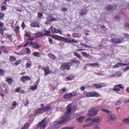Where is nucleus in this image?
Segmentation results:
<instances>
[{"label": "nucleus", "mask_w": 129, "mask_h": 129, "mask_svg": "<svg viewBox=\"0 0 129 129\" xmlns=\"http://www.w3.org/2000/svg\"><path fill=\"white\" fill-rule=\"evenodd\" d=\"M67 110L64 113L63 116L60 117L59 120H57L53 122L52 127L53 129H57L60 128L61 124L66 123L70 119V115L72 111H75L76 110V107L74 106L72 108V104H69L67 107Z\"/></svg>", "instance_id": "nucleus-1"}, {"label": "nucleus", "mask_w": 129, "mask_h": 129, "mask_svg": "<svg viewBox=\"0 0 129 129\" xmlns=\"http://www.w3.org/2000/svg\"><path fill=\"white\" fill-rule=\"evenodd\" d=\"M51 37L58 40H61L64 41L65 42H69L70 43H77V40H75L74 39L71 40L68 38H65L64 37H61L57 35H52Z\"/></svg>", "instance_id": "nucleus-2"}, {"label": "nucleus", "mask_w": 129, "mask_h": 129, "mask_svg": "<svg viewBox=\"0 0 129 129\" xmlns=\"http://www.w3.org/2000/svg\"><path fill=\"white\" fill-rule=\"evenodd\" d=\"M72 64V63L71 62H64L61 66L60 69L62 71H64L66 69L69 70L70 69V67Z\"/></svg>", "instance_id": "nucleus-3"}, {"label": "nucleus", "mask_w": 129, "mask_h": 129, "mask_svg": "<svg viewBox=\"0 0 129 129\" xmlns=\"http://www.w3.org/2000/svg\"><path fill=\"white\" fill-rule=\"evenodd\" d=\"M46 126L45 120L44 119L37 124L36 127L35 128V129H38L39 127L40 129H44L45 128Z\"/></svg>", "instance_id": "nucleus-4"}, {"label": "nucleus", "mask_w": 129, "mask_h": 129, "mask_svg": "<svg viewBox=\"0 0 129 129\" xmlns=\"http://www.w3.org/2000/svg\"><path fill=\"white\" fill-rule=\"evenodd\" d=\"M99 111V109L97 107L92 108L88 111V114L90 116H94L97 114Z\"/></svg>", "instance_id": "nucleus-5"}, {"label": "nucleus", "mask_w": 129, "mask_h": 129, "mask_svg": "<svg viewBox=\"0 0 129 129\" xmlns=\"http://www.w3.org/2000/svg\"><path fill=\"white\" fill-rule=\"evenodd\" d=\"M87 97H99L100 96V94L95 92L92 91L87 93L86 95Z\"/></svg>", "instance_id": "nucleus-6"}, {"label": "nucleus", "mask_w": 129, "mask_h": 129, "mask_svg": "<svg viewBox=\"0 0 129 129\" xmlns=\"http://www.w3.org/2000/svg\"><path fill=\"white\" fill-rule=\"evenodd\" d=\"M120 88L123 89L124 87L123 86L122 84L116 85L114 86L113 90L115 91L118 92L120 90Z\"/></svg>", "instance_id": "nucleus-7"}, {"label": "nucleus", "mask_w": 129, "mask_h": 129, "mask_svg": "<svg viewBox=\"0 0 129 129\" xmlns=\"http://www.w3.org/2000/svg\"><path fill=\"white\" fill-rule=\"evenodd\" d=\"M124 40V39L123 38H122L121 39H118L116 40L113 38L111 39L112 42L116 44H119L122 42Z\"/></svg>", "instance_id": "nucleus-8"}, {"label": "nucleus", "mask_w": 129, "mask_h": 129, "mask_svg": "<svg viewBox=\"0 0 129 129\" xmlns=\"http://www.w3.org/2000/svg\"><path fill=\"white\" fill-rule=\"evenodd\" d=\"M29 45H32L34 48L36 49L40 48L41 47V46L37 43L36 42L33 43L32 41L29 42Z\"/></svg>", "instance_id": "nucleus-9"}, {"label": "nucleus", "mask_w": 129, "mask_h": 129, "mask_svg": "<svg viewBox=\"0 0 129 129\" xmlns=\"http://www.w3.org/2000/svg\"><path fill=\"white\" fill-rule=\"evenodd\" d=\"M43 69L44 70L45 75L46 76L48 75L50 73V71L49 69L48 66H47L44 67Z\"/></svg>", "instance_id": "nucleus-10"}, {"label": "nucleus", "mask_w": 129, "mask_h": 129, "mask_svg": "<svg viewBox=\"0 0 129 129\" xmlns=\"http://www.w3.org/2000/svg\"><path fill=\"white\" fill-rule=\"evenodd\" d=\"M129 64V63H124L120 62H118L116 64L114 65L113 68H116L119 67L120 66H126Z\"/></svg>", "instance_id": "nucleus-11"}, {"label": "nucleus", "mask_w": 129, "mask_h": 129, "mask_svg": "<svg viewBox=\"0 0 129 129\" xmlns=\"http://www.w3.org/2000/svg\"><path fill=\"white\" fill-rule=\"evenodd\" d=\"M73 94L71 93H66L63 96V98L65 99H70L72 97Z\"/></svg>", "instance_id": "nucleus-12"}, {"label": "nucleus", "mask_w": 129, "mask_h": 129, "mask_svg": "<svg viewBox=\"0 0 129 129\" xmlns=\"http://www.w3.org/2000/svg\"><path fill=\"white\" fill-rule=\"evenodd\" d=\"M35 39V38L34 37H29L27 39V41L26 43L23 45V47H25L26 46H27L28 45V44L29 45V41H33Z\"/></svg>", "instance_id": "nucleus-13"}, {"label": "nucleus", "mask_w": 129, "mask_h": 129, "mask_svg": "<svg viewBox=\"0 0 129 129\" xmlns=\"http://www.w3.org/2000/svg\"><path fill=\"white\" fill-rule=\"evenodd\" d=\"M43 112V108H40L35 111L34 113L36 115H40L42 114Z\"/></svg>", "instance_id": "nucleus-14"}, {"label": "nucleus", "mask_w": 129, "mask_h": 129, "mask_svg": "<svg viewBox=\"0 0 129 129\" xmlns=\"http://www.w3.org/2000/svg\"><path fill=\"white\" fill-rule=\"evenodd\" d=\"M36 38L37 39L39 37L44 36L43 33L39 32L35 34Z\"/></svg>", "instance_id": "nucleus-15"}, {"label": "nucleus", "mask_w": 129, "mask_h": 129, "mask_svg": "<svg viewBox=\"0 0 129 129\" xmlns=\"http://www.w3.org/2000/svg\"><path fill=\"white\" fill-rule=\"evenodd\" d=\"M6 81L9 84L11 85L13 81V80L11 78L8 77L6 78Z\"/></svg>", "instance_id": "nucleus-16"}, {"label": "nucleus", "mask_w": 129, "mask_h": 129, "mask_svg": "<svg viewBox=\"0 0 129 129\" xmlns=\"http://www.w3.org/2000/svg\"><path fill=\"white\" fill-rule=\"evenodd\" d=\"M30 77L28 76H23L21 78V79L23 81H25L26 80H30Z\"/></svg>", "instance_id": "nucleus-17"}, {"label": "nucleus", "mask_w": 129, "mask_h": 129, "mask_svg": "<svg viewBox=\"0 0 129 129\" xmlns=\"http://www.w3.org/2000/svg\"><path fill=\"white\" fill-rule=\"evenodd\" d=\"M51 109V107L50 106H45L43 109V112L48 111Z\"/></svg>", "instance_id": "nucleus-18"}, {"label": "nucleus", "mask_w": 129, "mask_h": 129, "mask_svg": "<svg viewBox=\"0 0 129 129\" xmlns=\"http://www.w3.org/2000/svg\"><path fill=\"white\" fill-rule=\"evenodd\" d=\"M31 26L33 27H39L40 25L39 24L36 22H34L32 23L30 25Z\"/></svg>", "instance_id": "nucleus-19"}, {"label": "nucleus", "mask_w": 129, "mask_h": 129, "mask_svg": "<svg viewBox=\"0 0 129 129\" xmlns=\"http://www.w3.org/2000/svg\"><path fill=\"white\" fill-rule=\"evenodd\" d=\"M45 33L44 34H43V36H44L46 35L47 36H51V35H50L51 31L50 30H45Z\"/></svg>", "instance_id": "nucleus-20"}, {"label": "nucleus", "mask_w": 129, "mask_h": 129, "mask_svg": "<svg viewBox=\"0 0 129 129\" xmlns=\"http://www.w3.org/2000/svg\"><path fill=\"white\" fill-rule=\"evenodd\" d=\"M67 90L66 87H63L60 89L59 91L60 93L62 94L63 92H66Z\"/></svg>", "instance_id": "nucleus-21"}, {"label": "nucleus", "mask_w": 129, "mask_h": 129, "mask_svg": "<svg viewBox=\"0 0 129 129\" xmlns=\"http://www.w3.org/2000/svg\"><path fill=\"white\" fill-rule=\"evenodd\" d=\"M85 117L84 116H81L77 119V121L80 123L82 122L84 120Z\"/></svg>", "instance_id": "nucleus-22"}, {"label": "nucleus", "mask_w": 129, "mask_h": 129, "mask_svg": "<svg viewBox=\"0 0 129 129\" xmlns=\"http://www.w3.org/2000/svg\"><path fill=\"white\" fill-rule=\"evenodd\" d=\"M107 117L108 118H109L111 120H115V117L113 115L109 114L108 116Z\"/></svg>", "instance_id": "nucleus-23"}, {"label": "nucleus", "mask_w": 129, "mask_h": 129, "mask_svg": "<svg viewBox=\"0 0 129 129\" xmlns=\"http://www.w3.org/2000/svg\"><path fill=\"white\" fill-rule=\"evenodd\" d=\"M113 8L112 6L108 5L105 8V9L108 11H110Z\"/></svg>", "instance_id": "nucleus-24"}, {"label": "nucleus", "mask_w": 129, "mask_h": 129, "mask_svg": "<svg viewBox=\"0 0 129 129\" xmlns=\"http://www.w3.org/2000/svg\"><path fill=\"white\" fill-rule=\"evenodd\" d=\"M72 97H75L76 96H77L79 94V93L77 92V90H76L75 91L72 92Z\"/></svg>", "instance_id": "nucleus-25"}, {"label": "nucleus", "mask_w": 129, "mask_h": 129, "mask_svg": "<svg viewBox=\"0 0 129 129\" xmlns=\"http://www.w3.org/2000/svg\"><path fill=\"white\" fill-rule=\"evenodd\" d=\"M100 119L99 118L95 117L92 120L91 122H92L93 123V122H99L100 121Z\"/></svg>", "instance_id": "nucleus-26"}, {"label": "nucleus", "mask_w": 129, "mask_h": 129, "mask_svg": "<svg viewBox=\"0 0 129 129\" xmlns=\"http://www.w3.org/2000/svg\"><path fill=\"white\" fill-rule=\"evenodd\" d=\"M81 53L83 56L84 57H88L89 56V54L85 52H83Z\"/></svg>", "instance_id": "nucleus-27"}, {"label": "nucleus", "mask_w": 129, "mask_h": 129, "mask_svg": "<svg viewBox=\"0 0 129 129\" xmlns=\"http://www.w3.org/2000/svg\"><path fill=\"white\" fill-rule=\"evenodd\" d=\"M48 57H51L53 59H55L56 58V57L55 56L51 53H48Z\"/></svg>", "instance_id": "nucleus-28"}, {"label": "nucleus", "mask_w": 129, "mask_h": 129, "mask_svg": "<svg viewBox=\"0 0 129 129\" xmlns=\"http://www.w3.org/2000/svg\"><path fill=\"white\" fill-rule=\"evenodd\" d=\"M33 55L35 57H39L40 56V53L38 52H35L33 53Z\"/></svg>", "instance_id": "nucleus-29"}, {"label": "nucleus", "mask_w": 129, "mask_h": 129, "mask_svg": "<svg viewBox=\"0 0 129 129\" xmlns=\"http://www.w3.org/2000/svg\"><path fill=\"white\" fill-rule=\"evenodd\" d=\"M71 62L72 63H74L78 64H80V62L79 61L77 60H75L74 59L72 60Z\"/></svg>", "instance_id": "nucleus-30"}, {"label": "nucleus", "mask_w": 129, "mask_h": 129, "mask_svg": "<svg viewBox=\"0 0 129 129\" xmlns=\"http://www.w3.org/2000/svg\"><path fill=\"white\" fill-rule=\"evenodd\" d=\"M74 56L78 57L79 59H80L81 58V56L77 52H74Z\"/></svg>", "instance_id": "nucleus-31"}, {"label": "nucleus", "mask_w": 129, "mask_h": 129, "mask_svg": "<svg viewBox=\"0 0 129 129\" xmlns=\"http://www.w3.org/2000/svg\"><path fill=\"white\" fill-rule=\"evenodd\" d=\"M10 61L11 62H14L15 61L16 58L13 56H10L9 57Z\"/></svg>", "instance_id": "nucleus-32"}, {"label": "nucleus", "mask_w": 129, "mask_h": 129, "mask_svg": "<svg viewBox=\"0 0 129 129\" xmlns=\"http://www.w3.org/2000/svg\"><path fill=\"white\" fill-rule=\"evenodd\" d=\"M93 123L92 122H91L89 123H88L84 125H83V127H86L90 126Z\"/></svg>", "instance_id": "nucleus-33"}, {"label": "nucleus", "mask_w": 129, "mask_h": 129, "mask_svg": "<svg viewBox=\"0 0 129 129\" xmlns=\"http://www.w3.org/2000/svg\"><path fill=\"white\" fill-rule=\"evenodd\" d=\"M122 122L124 123V124H128L129 122V118H126L122 120Z\"/></svg>", "instance_id": "nucleus-34"}, {"label": "nucleus", "mask_w": 129, "mask_h": 129, "mask_svg": "<svg viewBox=\"0 0 129 129\" xmlns=\"http://www.w3.org/2000/svg\"><path fill=\"white\" fill-rule=\"evenodd\" d=\"M38 87L37 85H35L34 86H31L30 87V88L32 90L34 91Z\"/></svg>", "instance_id": "nucleus-35"}, {"label": "nucleus", "mask_w": 129, "mask_h": 129, "mask_svg": "<svg viewBox=\"0 0 129 129\" xmlns=\"http://www.w3.org/2000/svg\"><path fill=\"white\" fill-rule=\"evenodd\" d=\"M101 110L103 112L106 113L108 114H109L111 112L109 111V110L104 109H102Z\"/></svg>", "instance_id": "nucleus-36"}, {"label": "nucleus", "mask_w": 129, "mask_h": 129, "mask_svg": "<svg viewBox=\"0 0 129 129\" xmlns=\"http://www.w3.org/2000/svg\"><path fill=\"white\" fill-rule=\"evenodd\" d=\"M55 32V33H58L60 34H62L61 30L59 29H56Z\"/></svg>", "instance_id": "nucleus-37"}, {"label": "nucleus", "mask_w": 129, "mask_h": 129, "mask_svg": "<svg viewBox=\"0 0 129 129\" xmlns=\"http://www.w3.org/2000/svg\"><path fill=\"white\" fill-rule=\"evenodd\" d=\"M4 16V14L3 12H1L0 13V19H2L3 18Z\"/></svg>", "instance_id": "nucleus-38"}, {"label": "nucleus", "mask_w": 129, "mask_h": 129, "mask_svg": "<svg viewBox=\"0 0 129 129\" xmlns=\"http://www.w3.org/2000/svg\"><path fill=\"white\" fill-rule=\"evenodd\" d=\"M95 86L96 88L99 89L101 88L102 87V86L101 85H98L97 84H95L94 85Z\"/></svg>", "instance_id": "nucleus-39"}, {"label": "nucleus", "mask_w": 129, "mask_h": 129, "mask_svg": "<svg viewBox=\"0 0 129 129\" xmlns=\"http://www.w3.org/2000/svg\"><path fill=\"white\" fill-rule=\"evenodd\" d=\"M29 125V123H27L24 125L22 128L24 129H26L28 127Z\"/></svg>", "instance_id": "nucleus-40"}, {"label": "nucleus", "mask_w": 129, "mask_h": 129, "mask_svg": "<svg viewBox=\"0 0 129 129\" xmlns=\"http://www.w3.org/2000/svg\"><path fill=\"white\" fill-rule=\"evenodd\" d=\"M19 28L20 27L18 26H17L15 29V31L16 33H18L19 32Z\"/></svg>", "instance_id": "nucleus-41"}, {"label": "nucleus", "mask_w": 129, "mask_h": 129, "mask_svg": "<svg viewBox=\"0 0 129 129\" xmlns=\"http://www.w3.org/2000/svg\"><path fill=\"white\" fill-rule=\"evenodd\" d=\"M50 28L52 30V33H55L56 32L55 31L56 28L54 27H51Z\"/></svg>", "instance_id": "nucleus-42"}, {"label": "nucleus", "mask_w": 129, "mask_h": 129, "mask_svg": "<svg viewBox=\"0 0 129 129\" xmlns=\"http://www.w3.org/2000/svg\"><path fill=\"white\" fill-rule=\"evenodd\" d=\"M6 38H8L11 41H12V36L11 35H8L6 37Z\"/></svg>", "instance_id": "nucleus-43"}, {"label": "nucleus", "mask_w": 129, "mask_h": 129, "mask_svg": "<svg viewBox=\"0 0 129 129\" xmlns=\"http://www.w3.org/2000/svg\"><path fill=\"white\" fill-rule=\"evenodd\" d=\"M86 12L85 11H82L80 13L79 15L81 16H82L84 15H86Z\"/></svg>", "instance_id": "nucleus-44"}, {"label": "nucleus", "mask_w": 129, "mask_h": 129, "mask_svg": "<svg viewBox=\"0 0 129 129\" xmlns=\"http://www.w3.org/2000/svg\"><path fill=\"white\" fill-rule=\"evenodd\" d=\"M99 64L97 63H91L89 64L90 66H96L98 65H99Z\"/></svg>", "instance_id": "nucleus-45"}, {"label": "nucleus", "mask_w": 129, "mask_h": 129, "mask_svg": "<svg viewBox=\"0 0 129 129\" xmlns=\"http://www.w3.org/2000/svg\"><path fill=\"white\" fill-rule=\"evenodd\" d=\"M2 48L4 50V52L6 53H7L8 52V50H7V49L5 46L3 47Z\"/></svg>", "instance_id": "nucleus-46"}, {"label": "nucleus", "mask_w": 129, "mask_h": 129, "mask_svg": "<svg viewBox=\"0 0 129 129\" xmlns=\"http://www.w3.org/2000/svg\"><path fill=\"white\" fill-rule=\"evenodd\" d=\"M26 52L28 54L30 52V49L28 48H26Z\"/></svg>", "instance_id": "nucleus-47"}, {"label": "nucleus", "mask_w": 129, "mask_h": 129, "mask_svg": "<svg viewBox=\"0 0 129 129\" xmlns=\"http://www.w3.org/2000/svg\"><path fill=\"white\" fill-rule=\"evenodd\" d=\"M4 74V71L3 70L0 68V75L3 74Z\"/></svg>", "instance_id": "nucleus-48"}, {"label": "nucleus", "mask_w": 129, "mask_h": 129, "mask_svg": "<svg viewBox=\"0 0 129 129\" xmlns=\"http://www.w3.org/2000/svg\"><path fill=\"white\" fill-rule=\"evenodd\" d=\"M20 88L21 87H19L16 88L15 90V91L16 92H18L20 90Z\"/></svg>", "instance_id": "nucleus-49"}, {"label": "nucleus", "mask_w": 129, "mask_h": 129, "mask_svg": "<svg viewBox=\"0 0 129 129\" xmlns=\"http://www.w3.org/2000/svg\"><path fill=\"white\" fill-rule=\"evenodd\" d=\"M6 9V7L5 6H3L1 7V9L2 11L5 10Z\"/></svg>", "instance_id": "nucleus-50"}, {"label": "nucleus", "mask_w": 129, "mask_h": 129, "mask_svg": "<svg viewBox=\"0 0 129 129\" xmlns=\"http://www.w3.org/2000/svg\"><path fill=\"white\" fill-rule=\"evenodd\" d=\"M115 19L117 21L118 20H119L120 19L118 15H117L115 16L114 17Z\"/></svg>", "instance_id": "nucleus-51"}, {"label": "nucleus", "mask_w": 129, "mask_h": 129, "mask_svg": "<svg viewBox=\"0 0 129 129\" xmlns=\"http://www.w3.org/2000/svg\"><path fill=\"white\" fill-rule=\"evenodd\" d=\"M121 103V101L120 100H118L117 102L115 103V105L116 106L118 105H120Z\"/></svg>", "instance_id": "nucleus-52"}, {"label": "nucleus", "mask_w": 129, "mask_h": 129, "mask_svg": "<svg viewBox=\"0 0 129 129\" xmlns=\"http://www.w3.org/2000/svg\"><path fill=\"white\" fill-rule=\"evenodd\" d=\"M78 34L77 33H74L73 35V37L74 38H75L78 37Z\"/></svg>", "instance_id": "nucleus-53"}, {"label": "nucleus", "mask_w": 129, "mask_h": 129, "mask_svg": "<svg viewBox=\"0 0 129 129\" xmlns=\"http://www.w3.org/2000/svg\"><path fill=\"white\" fill-rule=\"evenodd\" d=\"M84 47L86 48H91V47L90 46L87 45V44H84Z\"/></svg>", "instance_id": "nucleus-54"}, {"label": "nucleus", "mask_w": 129, "mask_h": 129, "mask_svg": "<svg viewBox=\"0 0 129 129\" xmlns=\"http://www.w3.org/2000/svg\"><path fill=\"white\" fill-rule=\"evenodd\" d=\"M4 33V31L2 28H0V34H3Z\"/></svg>", "instance_id": "nucleus-55"}, {"label": "nucleus", "mask_w": 129, "mask_h": 129, "mask_svg": "<svg viewBox=\"0 0 129 129\" xmlns=\"http://www.w3.org/2000/svg\"><path fill=\"white\" fill-rule=\"evenodd\" d=\"M38 16L39 18H40L42 17L43 16V15L41 13H38Z\"/></svg>", "instance_id": "nucleus-56"}, {"label": "nucleus", "mask_w": 129, "mask_h": 129, "mask_svg": "<svg viewBox=\"0 0 129 129\" xmlns=\"http://www.w3.org/2000/svg\"><path fill=\"white\" fill-rule=\"evenodd\" d=\"M125 26L127 28H129V24L127 23H126L124 24Z\"/></svg>", "instance_id": "nucleus-57"}, {"label": "nucleus", "mask_w": 129, "mask_h": 129, "mask_svg": "<svg viewBox=\"0 0 129 129\" xmlns=\"http://www.w3.org/2000/svg\"><path fill=\"white\" fill-rule=\"evenodd\" d=\"M49 42L51 44H52L53 43V40L49 38Z\"/></svg>", "instance_id": "nucleus-58"}, {"label": "nucleus", "mask_w": 129, "mask_h": 129, "mask_svg": "<svg viewBox=\"0 0 129 129\" xmlns=\"http://www.w3.org/2000/svg\"><path fill=\"white\" fill-rule=\"evenodd\" d=\"M73 79L72 78L70 77L69 76L66 78V80H72Z\"/></svg>", "instance_id": "nucleus-59"}, {"label": "nucleus", "mask_w": 129, "mask_h": 129, "mask_svg": "<svg viewBox=\"0 0 129 129\" xmlns=\"http://www.w3.org/2000/svg\"><path fill=\"white\" fill-rule=\"evenodd\" d=\"M128 70H129V66L125 68L124 70V71H126Z\"/></svg>", "instance_id": "nucleus-60"}, {"label": "nucleus", "mask_w": 129, "mask_h": 129, "mask_svg": "<svg viewBox=\"0 0 129 129\" xmlns=\"http://www.w3.org/2000/svg\"><path fill=\"white\" fill-rule=\"evenodd\" d=\"M31 64L29 63H27L26 64V66L27 67H29L31 66Z\"/></svg>", "instance_id": "nucleus-61"}, {"label": "nucleus", "mask_w": 129, "mask_h": 129, "mask_svg": "<svg viewBox=\"0 0 129 129\" xmlns=\"http://www.w3.org/2000/svg\"><path fill=\"white\" fill-rule=\"evenodd\" d=\"M29 102L28 101H26V103L24 105V106H27L29 104Z\"/></svg>", "instance_id": "nucleus-62"}, {"label": "nucleus", "mask_w": 129, "mask_h": 129, "mask_svg": "<svg viewBox=\"0 0 129 129\" xmlns=\"http://www.w3.org/2000/svg\"><path fill=\"white\" fill-rule=\"evenodd\" d=\"M18 61L19 62H16L14 64H15L16 66H17L19 64V63H20V61L19 60H18Z\"/></svg>", "instance_id": "nucleus-63"}, {"label": "nucleus", "mask_w": 129, "mask_h": 129, "mask_svg": "<svg viewBox=\"0 0 129 129\" xmlns=\"http://www.w3.org/2000/svg\"><path fill=\"white\" fill-rule=\"evenodd\" d=\"M85 89V87L84 86H82L80 88V89L82 91H83Z\"/></svg>", "instance_id": "nucleus-64"}]
</instances>
